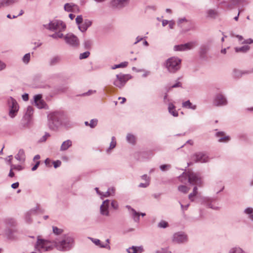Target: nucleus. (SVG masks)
Here are the masks:
<instances>
[{"label":"nucleus","mask_w":253,"mask_h":253,"mask_svg":"<svg viewBox=\"0 0 253 253\" xmlns=\"http://www.w3.org/2000/svg\"><path fill=\"white\" fill-rule=\"evenodd\" d=\"M46 27L49 30L56 32L51 35L52 38L56 39L62 38L63 37L61 32L65 30L66 26L62 21L55 20L50 22Z\"/></svg>","instance_id":"1"},{"label":"nucleus","mask_w":253,"mask_h":253,"mask_svg":"<svg viewBox=\"0 0 253 253\" xmlns=\"http://www.w3.org/2000/svg\"><path fill=\"white\" fill-rule=\"evenodd\" d=\"M63 112L57 111L50 113L48 115V125L50 129H56L62 124V121L65 118Z\"/></svg>","instance_id":"2"},{"label":"nucleus","mask_w":253,"mask_h":253,"mask_svg":"<svg viewBox=\"0 0 253 253\" xmlns=\"http://www.w3.org/2000/svg\"><path fill=\"white\" fill-rule=\"evenodd\" d=\"M181 60L177 57H172L167 60L166 67L171 73H174L180 68Z\"/></svg>","instance_id":"3"},{"label":"nucleus","mask_w":253,"mask_h":253,"mask_svg":"<svg viewBox=\"0 0 253 253\" xmlns=\"http://www.w3.org/2000/svg\"><path fill=\"white\" fill-rule=\"evenodd\" d=\"M187 175L188 182L192 184H197L199 186H202L203 182L200 175L192 171H188L186 172Z\"/></svg>","instance_id":"4"},{"label":"nucleus","mask_w":253,"mask_h":253,"mask_svg":"<svg viewBox=\"0 0 253 253\" xmlns=\"http://www.w3.org/2000/svg\"><path fill=\"white\" fill-rule=\"evenodd\" d=\"M73 242V239L68 236H65L64 239L59 242L57 246L59 250L69 249Z\"/></svg>","instance_id":"5"},{"label":"nucleus","mask_w":253,"mask_h":253,"mask_svg":"<svg viewBox=\"0 0 253 253\" xmlns=\"http://www.w3.org/2000/svg\"><path fill=\"white\" fill-rule=\"evenodd\" d=\"M52 244L46 240L38 239L35 246V248L38 251L43 250L46 251L52 248Z\"/></svg>","instance_id":"6"},{"label":"nucleus","mask_w":253,"mask_h":253,"mask_svg":"<svg viewBox=\"0 0 253 253\" xmlns=\"http://www.w3.org/2000/svg\"><path fill=\"white\" fill-rule=\"evenodd\" d=\"M129 0H111L109 6L113 9H121L127 6Z\"/></svg>","instance_id":"7"},{"label":"nucleus","mask_w":253,"mask_h":253,"mask_svg":"<svg viewBox=\"0 0 253 253\" xmlns=\"http://www.w3.org/2000/svg\"><path fill=\"white\" fill-rule=\"evenodd\" d=\"M8 104L10 109L9 115L10 117L14 118L19 110L18 103L14 99L10 98L8 100Z\"/></svg>","instance_id":"8"},{"label":"nucleus","mask_w":253,"mask_h":253,"mask_svg":"<svg viewBox=\"0 0 253 253\" xmlns=\"http://www.w3.org/2000/svg\"><path fill=\"white\" fill-rule=\"evenodd\" d=\"M76 21L77 23L79 25V28L82 32L85 31L91 24V21L88 20H85L84 22H83L82 17H77Z\"/></svg>","instance_id":"9"},{"label":"nucleus","mask_w":253,"mask_h":253,"mask_svg":"<svg viewBox=\"0 0 253 253\" xmlns=\"http://www.w3.org/2000/svg\"><path fill=\"white\" fill-rule=\"evenodd\" d=\"M128 80L127 76L125 75L120 74L116 76V79L114 82V84L118 87H123Z\"/></svg>","instance_id":"10"},{"label":"nucleus","mask_w":253,"mask_h":253,"mask_svg":"<svg viewBox=\"0 0 253 253\" xmlns=\"http://www.w3.org/2000/svg\"><path fill=\"white\" fill-rule=\"evenodd\" d=\"M195 45V42H191L185 44L175 45L174 50L176 51H183L191 49Z\"/></svg>","instance_id":"11"},{"label":"nucleus","mask_w":253,"mask_h":253,"mask_svg":"<svg viewBox=\"0 0 253 253\" xmlns=\"http://www.w3.org/2000/svg\"><path fill=\"white\" fill-rule=\"evenodd\" d=\"M192 160L195 162L206 163L208 161L209 157L203 153H197L192 156Z\"/></svg>","instance_id":"12"},{"label":"nucleus","mask_w":253,"mask_h":253,"mask_svg":"<svg viewBox=\"0 0 253 253\" xmlns=\"http://www.w3.org/2000/svg\"><path fill=\"white\" fill-rule=\"evenodd\" d=\"M64 39L66 42L72 45H77L79 44L78 38L74 35L68 34L65 37Z\"/></svg>","instance_id":"13"},{"label":"nucleus","mask_w":253,"mask_h":253,"mask_svg":"<svg viewBox=\"0 0 253 253\" xmlns=\"http://www.w3.org/2000/svg\"><path fill=\"white\" fill-rule=\"evenodd\" d=\"M213 103L215 106L225 105L227 104V101L223 95L218 94L216 96Z\"/></svg>","instance_id":"14"},{"label":"nucleus","mask_w":253,"mask_h":253,"mask_svg":"<svg viewBox=\"0 0 253 253\" xmlns=\"http://www.w3.org/2000/svg\"><path fill=\"white\" fill-rule=\"evenodd\" d=\"M186 239L185 235L177 233L174 234L172 241L176 243H181L186 241Z\"/></svg>","instance_id":"15"},{"label":"nucleus","mask_w":253,"mask_h":253,"mask_svg":"<svg viewBox=\"0 0 253 253\" xmlns=\"http://www.w3.org/2000/svg\"><path fill=\"white\" fill-rule=\"evenodd\" d=\"M64 9L67 11L74 13H77L79 11L78 6L72 3H66L64 5Z\"/></svg>","instance_id":"16"},{"label":"nucleus","mask_w":253,"mask_h":253,"mask_svg":"<svg viewBox=\"0 0 253 253\" xmlns=\"http://www.w3.org/2000/svg\"><path fill=\"white\" fill-rule=\"evenodd\" d=\"M240 2V0H230L228 2H224V4L227 9H231L236 8Z\"/></svg>","instance_id":"17"},{"label":"nucleus","mask_w":253,"mask_h":253,"mask_svg":"<svg viewBox=\"0 0 253 253\" xmlns=\"http://www.w3.org/2000/svg\"><path fill=\"white\" fill-rule=\"evenodd\" d=\"M109 204V201L106 200L103 202L102 205L100 207L101 213L103 215H108L109 214L108 207Z\"/></svg>","instance_id":"18"},{"label":"nucleus","mask_w":253,"mask_h":253,"mask_svg":"<svg viewBox=\"0 0 253 253\" xmlns=\"http://www.w3.org/2000/svg\"><path fill=\"white\" fill-rule=\"evenodd\" d=\"M34 100L35 104L38 108L41 109L44 107V102L42 99V95L41 94H38L35 96Z\"/></svg>","instance_id":"19"},{"label":"nucleus","mask_w":253,"mask_h":253,"mask_svg":"<svg viewBox=\"0 0 253 253\" xmlns=\"http://www.w3.org/2000/svg\"><path fill=\"white\" fill-rule=\"evenodd\" d=\"M216 135L220 138L218 141L220 142H227L230 140V137L228 136H226L223 132H218L216 133Z\"/></svg>","instance_id":"20"},{"label":"nucleus","mask_w":253,"mask_h":253,"mask_svg":"<svg viewBox=\"0 0 253 253\" xmlns=\"http://www.w3.org/2000/svg\"><path fill=\"white\" fill-rule=\"evenodd\" d=\"M72 142L70 140H67L66 141H65L63 142L62 144L61 147H60V150L61 151H65L67 150L70 147L72 146Z\"/></svg>","instance_id":"21"},{"label":"nucleus","mask_w":253,"mask_h":253,"mask_svg":"<svg viewBox=\"0 0 253 253\" xmlns=\"http://www.w3.org/2000/svg\"><path fill=\"white\" fill-rule=\"evenodd\" d=\"M168 109L169 113L172 115L174 117L178 116V112L175 110V107L172 103H170L169 104Z\"/></svg>","instance_id":"22"},{"label":"nucleus","mask_w":253,"mask_h":253,"mask_svg":"<svg viewBox=\"0 0 253 253\" xmlns=\"http://www.w3.org/2000/svg\"><path fill=\"white\" fill-rule=\"evenodd\" d=\"M143 251V249L141 247H132L127 249L128 253H141Z\"/></svg>","instance_id":"23"},{"label":"nucleus","mask_w":253,"mask_h":253,"mask_svg":"<svg viewBox=\"0 0 253 253\" xmlns=\"http://www.w3.org/2000/svg\"><path fill=\"white\" fill-rule=\"evenodd\" d=\"M250 49V47L249 45H245L241 47H236L235 50L236 52H242L245 53Z\"/></svg>","instance_id":"24"},{"label":"nucleus","mask_w":253,"mask_h":253,"mask_svg":"<svg viewBox=\"0 0 253 253\" xmlns=\"http://www.w3.org/2000/svg\"><path fill=\"white\" fill-rule=\"evenodd\" d=\"M182 107L186 108L192 109L195 110L196 108V105H193L192 103L188 100L182 103Z\"/></svg>","instance_id":"25"},{"label":"nucleus","mask_w":253,"mask_h":253,"mask_svg":"<svg viewBox=\"0 0 253 253\" xmlns=\"http://www.w3.org/2000/svg\"><path fill=\"white\" fill-rule=\"evenodd\" d=\"M178 190L179 191L182 192L184 194H186L190 190V188L185 185H179L178 187Z\"/></svg>","instance_id":"26"},{"label":"nucleus","mask_w":253,"mask_h":253,"mask_svg":"<svg viewBox=\"0 0 253 253\" xmlns=\"http://www.w3.org/2000/svg\"><path fill=\"white\" fill-rule=\"evenodd\" d=\"M127 140L128 142L134 144L136 142V138L135 137L131 134H128L126 136Z\"/></svg>","instance_id":"27"},{"label":"nucleus","mask_w":253,"mask_h":253,"mask_svg":"<svg viewBox=\"0 0 253 253\" xmlns=\"http://www.w3.org/2000/svg\"><path fill=\"white\" fill-rule=\"evenodd\" d=\"M16 1V0H2L0 3L2 6H5L12 4Z\"/></svg>","instance_id":"28"},{"label":"nucleus","mask_w":253,"mask_h":253,"mask_svg":"<svg viewBox=\"0 0 253 253\" xmlns=\"http://www.w3.org/2000/svg\"><path fill=\"white\" fill-rule=\"evenodd\" d=\"M198 194V188L197 186H195L193 188V192L189 195V199L193 201V197H195Z\"/></svg>","instance_id":"29"},{"label":"nucleus","mask_w":253,"mask_h":253,"mask_svg":"<svg viewBox=\"0 0 253 253\" xmlns=\"http://www.w3.org/2000/svg\"><path fill=\"white\" fill-rule=\"evenodd\" d=\"M198 194V188L197 186H195L193 188V192L189 195V199L193 201V197H195Z\"/></svg>","instance_id":"30"},{"label":"nucleus","mask_w":253,"mask_h":253,"mask_svg":"<svg viewBox=\"0 0 253 253\" xmlns=\"http://www.w3.org/2000/svg\"><path fill=\"white\" fill-rule=\"evenodd\" d=\"M115 193V189L112 188V193H111L110 190H108L107 192L105 193H102L101 198L103 199V197H107L111 195H113Z\"/></svg>","instance_id":"31"},{"label":"nucleus","mask_w":253,"mask_h":253,"mask_svg":"<svg viewBox=\"0 0 253 253\" xmlns=\"http://www.w3.org/2000/svg\"><path fill=\"white\" fill-rule=\"evenodd\" d=\"M116 138L115 137L113 136L112 137V141L110 143L109 148L107 150V151L109 152V150L114 148L116 146Z\"/></svg>","instance_id":"32"},{"label":"nucleus","mask_w":253,"mask_h":253,"mask_svg":"<svg viewBox=\"0 0 253 253\" xmlns=\"http://www.w3.org/2000/svg\"><path fill=\"white\" fill-rule=\"evenodd\" d=\"M53 232L56 235H60L62 234L63 232V229L58 228L56 226L52 227Z\"/></svg>","instance_id":"33"},{"label":"nucleus","mask_w":253,"mask_h":253,"mask_svg":"<svg viewBox=\"0 0 253 253\" xmlns=\"http://www.w3.org/2000/svg\"><path fill=\"white\" fill-rule=\"evenodd\" d=\"M187 178H188V177H187V175H186V172L183 173L179 177V179L180 181L182 183H185L186 181Z\"/></svg>","instance_id":"34"},{"label":"nucleus","mask_w":253,"mask_h":253,"mask_svg":"<svg viewBox=\"0 0 253 253\" xmlns=\"http://www.w3.org/2000/svg\"><path fill=\"white\" fill-rule=\"evenodd\" d=\"M168 226V223L164 220L161 221L158 224V227L160 228H166Z\"/></svg>","instance_id":"35"},{"label":"nucleus","mask_w":253,"mask_h":253,"mask_svg":"<svg viewBox=\"0 0 253 253\" xmlns=\"http://www.w3.org/2000/svg\"><path fill=\"white\" fill-rule=\"evenodd\" d=\"M128 62H124L121 63V64L116 65L115 67L113 68V69L118 68H124L127 66Z\"/></svg>","instance_id":"36"},{"label":"nucleus","mask_w":253,"mask_h":253,"mask_svg":"<svg viewBox=\"0 0 253 253\" xmlns=\"http://www.w3.org/2000/svg\"><path fill=\"white\" fill-rule=\"evenodd\" d=\"M90 55V52L89 51H86L83 53L80 54V59H83L87 58Z\"/></svg>","instance_id":"37"},{"label":"nucleus","mask_w":253,"mask_h":253,"mask_svg":"<svg viewBox=\"0 0 253 253\" xmlns=\"http://www.w3.org/2000/svg\"><path fill=\"white\" fill-rule=\"evenodd\" d=\"M97 122H98V121L96 119L91 120L89 124V126L91 128L94 127L97 125Z\"/></svg>","instance_id":"38"},{"label":"nucleus","mask_w":253,"mask_h":253,"mask_svg":"<svg viewBox=\"0 0 253 253\" xmlns=\"http://www.w3.org/2000/svg\"><path fill=\"white\" fill-rule=\"evenodd\" d=\"M30 53H27L24 56V57L23 58V61L25 63H28L30 61Z\"/></svg>","instance_id":"39"},{"label":"nucleus","mask_w":253,"mask_h":253,"mask_svg":"<svg viewBox=\"0 0 253 253\" xmlns=\"http://www.w3.org/2000/svg\"><path fill=\"white\" fill-rule=\"evenodd\" d=\"M230 253H243V251L241 248H236L232 249Z\"/></svg>","instance_id":"40"},{"label":"nucleus","mask_w":253,"mask_h":253,"mask_svg":"<svg viewBox=\"0 0 253 253\" xmlns=\"http://www.w3.org/2000/svg\"><path fill=\"white\" fill-rule=\"evenodd\" d=\"M59 60V59L58 57H54L52 58L50 60V64L51 65H53L57 63Z\"/></svg>","instance_id":"41"},{"label":"nucleus","mask_w":253,"mask_h":253,"mask_svg":"<svg viewBox=\"0 0 253 253\" xmlns=\"http://www.w3.org/2000/svg\"><path fill=\"white\" fill-rule=\"evenodd\" d=\"M84 45L86 49H89L91 46V42L89 40H87L84 42Z\"/></svg>","instance_id":"42"},{"label":"nucleus","mask_w":253,"mask_h":253,"mask_svg":"<svg viewBox=\"0 0 253 253\" xmlns=\"http://www.w3.org/2000/svg\"><path fill=\"white\" fill-rule=\"evenodd\" d=\"M16 169V166L15 165H11V169H10V172H9V176L10 177H12L14 176V173L12 171V170L13 169Z\"/></svg>","instance_id":"43"},{"label":"nucleus","mask_w":253,"mask_h":253,"mask_svg":"<svg viewBox=\"0 0 253 253\" xmlns=\"http://www.w3.org/2000/svg\"><path fill=\"white\" fill-rule=\"evenodd\" d=\"M156 253H171V252L168 249H161L156 251Z\"/></svg>","instance_id":"44"},{"label":"nucleus","mask_w":253,"mask_h":253,"mask_svg":"<svg viewBox=\"0 0 253 253\" xmlns=\"http://www.w3.org/2000/svg\"><path fill=\"white\" fill-rule=\"evenodd\" d=\"M111 206L114 209H117L118 208V204L116 201L113 200L111 202Z\"/></svg>","instance_id":"45"},{"label":"nucleus","mask_w":253,"mask_h":253,"mask_svg":"<svg viewBox=\"0 0 253 253\" xmlns=\"http://www.w3.org/2000/svg\"><path fill=\"white\" fill-rule=\"evenodd\" d=\"M170 167V166L169 165H163L161 166L160 169L162 170L165 171L168 169Z\"/></svg>","instance_id":"46"},{"label":"nucleus","mask_w":253,"mask_h":253,"mask_svg":"<svg viewBox=\"0 0 253 253\" xmlns=\"http://www.w3.org/2000/svg\"><path fill=\"white\" fill-rule=\"evenodd\" d=\"M53 164L54 167L55 168H57L59 167V166H60V165L61 164V161L57 160L56 161H54L53 162Z\"/></svg>","instance_id":"47"},{"label":"nucleus","mask_w":253,"mask_h":253,"mask_svg":"<svg viewBox=\"0 0 253 253\" xmlns=\"http://www.w3.org/2000/svg\"><path fill=\"white\" fill-rule=\"evenodd\" d=\"M131 211H132V213L133 216H137V219H139V216L140 214L138 212H137L134 209H131Z\"/></svg>","instance_id":"48"},{"label":"nucleus","mask_w":253,"mask_h":253,"mask_svg":"<svg viewBox=\"0 0 253 253\" xmlns=\"http://www.w3.org/2000/svg\"><path fill=\"white\" fill-rule=\"evenodd\" d=\"M208 14L210 16H212L217 14V12L215 10L212 9L209 10L208 11Z\"/></svg>","instance_id":"49"},{"label":"nucleus","mask_w":253,"mask_h":253,"mask_svg":"<svg viewBox=\"0 0 253 253\" xmlns=\"http://www.w3.org/2000/svg\"><path fill=\"white\" fill-rule=\"evenodd\" d=\"M253 43V40H252V39H247L246 40H245L242 42L243 44H244V43L251 44V43Z\"/></svg>","instance_id":"50"},{"label":"nucleus","mask_w":253,"mask_h":253,"mask_svg":"<svg viewBox=\"0 0 253 253\" xmlns=\"http://www.w3.org/2000/svg\"><path fill=\"white\" fill-rule=\"evenodd\" d=\"M40 163V161H37L35 166L32 168V170L34 171L37 169Z\"/></svg>","instance_id":"51"},{"label":"nucleus","mask_w":253,"mask_h":253,"mask_svg":"<svg viewBox=\"0 0 253 253\" xmlns=\"http://www.w3.org/2000/svg\"><path fill=\"white\" fill-rule=\"evenodd\" d=\"M93 242L96 245L100 246L101 247H106V246H105V245H101L100 244V241L98 239H95Z\"/></svg>","instance_id":"52"},{"label":"nucleus","mask_w":253,"mask_h":253,"mask_svg":"<svg viewBox=\"0 0 253 253\" xmlns=\"http://www.w3.org/2000/svg\"><path fill=\"white\" fill-rule=\"evenodd\" d=\"M50 163H51V161L49 159L47 158L45 160V165L49 167H51V165H50Z\"/></svg>","instance_id":"53"},{"label":"nucleus","mask_w":253,"mask_h":253,"mask_svg":"<svg viewBox=\"0 0 253 253\" xmlns=\"http://www.w3.org/2000/svg\"><path fill=\"white\" fill-rule=\"evenodd\" d=\"M155 10L154 6H148L146 8V12H148L150 10L154 11ZM147 14L148 12L147 13Z\"/></svg>","instance_id":"54"},{"label":"nucleus","mask_w":253,"mask_h":253,"mask_svg":"<svg viewBox=\"0 0 253 253\" xmlns=\"http://www.w3.org/2000/svg\"><path fill=\"white\" fill-rule=\"evenodd\" d=\"M253 212V209L251 208H247L245 210V212L247 214H251Z\"/></svg>","instance_id":"55"},{"label":"nucleus","mask_w":253,"mask_h":253,"mask_svg":"<svg viewBox=\"0 0 253 253\" xmlns=\"http://www.w3.org/2000/svg\"><path fill=\"white\" fill-rule=\"evenodd\" d=\"M149 185V183L148 182H146L145 183H140L139 185L140 187H146Z\"/></svg>","instance_id":"56"},{"label":"nucleus","mask_w":253,"mask_h":253,"mask_svg":"<svg viewBox=\"0 0 253 253\" xmlns=\"http://www.w3.org/2000/svg\"><path fill=\"white\" fill-rule=\"evenodd\" d=\"M142 179L145 180L146 182H148L149 183V180H150V178L149 177H148L147 176V175H143L142 176Z\"/></svg>","instance_id":"57"},{"label":"nucleus","mask_w":253,"mask_h":253,"mask_svg":"<svg viewBox=\"0 0 253 253\" xmlns=\"http://www.w3.org/2000/svg\"><path fill=\"white\" fill-rule=\"evenodd\" d=\"M6 67L4 63L0 61V71L4 69Z\"/></svg>","instance_id":"58"},{"label":"nucleus","mask_w":253,"mask_h":253,"mask_svg":"<svg viewBox=\"0 0 253 253\" xmlns=\"http://www.w3.org/2000/svg\"><path fill=\"white\" fill-rule=\"evenodd\" d=\"M19 186V183L18 182H16V183H13L12 185H11V187L14 188V189H16Z\"/></svg>","instance_id":"59"},{"label":"nucleus","mask_w":253,"mask_h":253,"mask_svg":"<svg viewBox=\"0 0 253 253\" xmlns=\"http://www.w3.org/2000/svg\"><path fill=\"white\" fill-rule=\"evenodd\" d=\"M181 83L180 82H178L176 84H174V85H172L171 86V88H174V87H179L181 86Z\"/></svg>","instance_id":"60"},{"label":"nucleus","mask_w":253,"mask_h":253,"mask_svg":"<svg viewBox=\"0 0 253 253\" xmlns=\"http://www.w3.org/2000/svg\"><path fill=\"white\" fill-rule=\"evenodd\" d=\"M40 159V156L39 155H36L34 158V161L36 162L37 161H40L39 159Z\"/></svg>","instance_id":"61"},{"label":"nucleus","mask_w":253,"mask_h":253,"mask_svg":"<svg viewBox=\"0 0 253 253\" xmlns=\"http://www.w3.org/2000/svg\"><path fill=\"white\" fill-rule=\"evenodd\" d=\"M23 99L25 101H27L28 100V94H25L22 95Z\"/></svg>","instance_id":"62"},{"label":"nucleus","mask_w":253,"mask_h":253,"mask_svg":"<svg viewBox=\"0 0 253 253\" xmlns=\"http://www.w3.org/2000/svg\"><path fill=\"white\" fill-rule=\"evenodd\" d=\"M169 27L170 29H172L173 26L174 25V23L173 22L170 21H169Z\"/></svg>","instance_id":"63"},{"label":"nucleus","mask_w":253,"mask_h":253,"mask_svg":"<svg viewBox=\"0 0 253 253\" xmlns=\"http://www.w3.org/2000/svg\"><path fill=\"white\" fill-rule=\"evenodd\" d=\"M119 100H121L122 101H121V104H123L124 103V102H125V101H126V99L124 97H119Z\"/></svg>","instance_id":"64"}]
</instances>
